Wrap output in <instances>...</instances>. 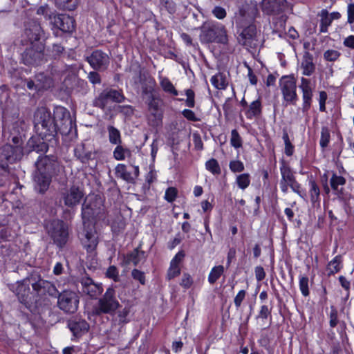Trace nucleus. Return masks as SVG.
<instances>
[{
    "label": "nucleus",
    "mask_w": 354,
    "mask_h": 354,
    "mask_svg": "<svg viewBox=\"0 0 354 354\" xmlns=\"http://www.w3.org/2000/svg\"><path fill=\"white\" fill-rule=\"evenodd\" d=\"M245 295H246L245 290H241L237 293V295L234 297V302L235 306L237 308H239L241 306L242 301L244 300V299L245 297Z\"/></svg>",
    "instance_id": "60"
},
{
    "label": "nucleus",
    "mask_w": 354,
    "mask_h": 354,
    "mask_svg": "<svg viewBox=\"0 0 354 354\" xmlns=\"http://www.w3.org/2000/svg\"><path fill=\"white\" fill-rule=\"evenodd\" d=\"M261 113V103L259 100L253 101L245 110V114L249 119L259 116Z\"/></svg>",
    "instance_id": "30"
},
{
    "label": "nucleus",
    "mask_w": 354,
    "mask_h": 354,
    "mask_svg": "<svg viewBox=\"0 0 354 354\" xmlns=\"http://www.w3.org/2000/svg\"><path fill=\"white\" fill-rule=\"evenodd\" d=\"M44 45L42 42L36 43L27 48L22 55V59L26 65L40 64L45 59Z\"/></svg>",
    "instance_id": "12"
},
{
    "label": "nucleus",
    "mask_w": 354,
    "mask_h": 354,
    "mask_svg": "<svg viewBox=\"0 0 354 354\" xmlns=\"http://www.w3.org/2000/svg\"><path fill=\"white\" fill-rule=\"evenodd\" d=\"M131 275L134 279L139 281L141 284L144 285L145 283V277L143 272L133 269L131 272Z\"/></svg>",
    "instance_id": "58"
},
{
    "label": "nucleus",
    "mask_w": 354,
    "mask_h": 354,
    "mask_svg": "<svg viewBox=\"0 0 354 354\" xmlns=\"http://www.w3.org/2000/svg\"><path fill=\"white\" fill-rule=\"evenodd\" d=\"M330 141V133L327 127H322L319 144L324 149L328 146Z\"/></svg>",
    "instance_id": "48"
},
{
    "label": "nucleus",
    "mask_w": 354,
    "mask_h": 354,
    "mask_svg": "<svg viewBox=\"0 0 354 354\" xmlns=\"http://www.w3.org/2000/svg\"><path fill=\"white\" fill-rule=\"evenodd\" d=\"M279 86L283 100L288 104H295L297 100L295 77L292 75L283 76L279 80Z\"/></svg>",
    "instance_id": "10"
},
{
    "label": "nucleus",
    "mask_w": 354,
    "mask_h": 354,
    "mask_svg": "<svg viewBox=\"0 0 354 354\" xmlns=\"http://www.w3.org/2000/svg\"><path fill=\"white\" fill-rule=\"evenodd\" d=\"M54 25L64 32H72L75 29V20L66 15H58L54 17Z\"/></svg>",
    "instance_id": "19"
},
{
    "label": "nucleus",
    "mask_w": 354,
    "mask_h": 354,
    "mask_svg": "<svg viewBox=\"0 0 354 354\" xmlns=\"http://www.w3.org/2000/svg\"><path fill=\"white\" fill-rule=\"evenodd\" d=\"M124 99V95L115 89L106 88L102 91L99 95L93 100V105L95 107L105 109L111 102H122Z\"/></svg>",
    "instance_id": "11"
},
{
    "label": "nucleus",
    "mask_w": 354,
    "mask_h": 354,
    "mask_svg": "<svg viewBox=\"0 0 354 354\" xmlns=\"http://www.w3.org/2000/svg\"><path fill=\"white\" fill-rule=\"evenodd\" d=\"M320 17V32H326L328 27L332 23L331 17H329V13L326 9H323L318 15Z\"/></svg>",
    "instance_id": "34"
},
{
    "label": "nucleus",
    "mask_w": 354,
    "mask_h": 354,
    "mask_svg": "<svg viewBox=\"0 0 354 354\" xmlns=\"http://www.w3.org/2000/svg\"><path fill=\"white\" fill-rule=\"evenodd\" d=\"M185 95L187 96V99L185 101L186 106L190 108H193L195 106V94L194 91L192 89H187L185 91Z\"/></svg>",
    "instance_id": "53"
},
{
    "label": "nucleus",
    "mask_w": 354,
    "mask_h": 354,
    "mask_svg": "<svg viewBox=\"0 0 354 354\" xmlns=\"http://www.w3.org/2000/svg\"><path fill=\"white\" fill-rule=\"evenodd\" d=\"M212 14L218 19H223L227 15L225 9L221 6L214 7L212 10Z\"/></svg>",
    "instance_id": "55"
},
{
    "label": "nucleus",
    "mask_w": 354,
    "mask_h": 354,
    "mask_svg": "<svg viewBox=\"0 0 354 354\" xmlns=\"http://www.w3.org/2000/svg\"><path fill=\"white\" fill-rule=\"evenodd\" d=\"M35 165L37 170L33 177L34 187L37 192L43 194L48 189L51 182L53 163L47 156H44L40 157Z\"/></svg>",
    "instance_id": "3"
},
{
    "label": "nucleus",
    "mask_w": 354,
    "mask_h": 354,
    "mask_svg": "<svg viewBox=\"0 0 354 354\" xmlns=\"http://www.w3.org/2000/svg\"><path fill=\"white\" fill-rule=\"evenodd\" d=\"M229 167L230 170L234 173L241 172L244 170L243 163L240 160H232L230 162Z\"/></svg>",
    "instance_id": "50"
},
{
    "label": "nucleus",
    "mask_w": 354,
    "mask_h": 354,
    "mask_svg": "<svg viewBox=\"0 0 354 354\" xmlns=\"http://www.w3.org/2000/svg\"><path fill=\"white\" fill-rule=\"evenodd\" d=\"M271 314V308H269L268 306L263 305L261 306L259 315L257 318H261L262 319H266L270 316Z\"/></svg>",
    "instance_id": "59"
},
{
    "label": "nucleus",
    "mask_w": 354,
    "mask_h": 354,
    "mask_svg": "<svg viewBox=\"0 0 354 354\" xmlns=\"http://www.w3.org/2000/svg\"><path fill=\"white\" fill-rule=\"evenodd\" d=\"M230 144L236 149L242 146L241 138L236 129H233L231 132Z\"/></svg>",
    "instance_id": "47"
},
{
    "label": "nucleus",
    "mask_w": 354,
    "mask_h": 354,
    "mask_svg": "<svg viewBox=\"0 0 354 354\" xmlns=\"http://www.w3.org/2000/svg\"><path fill=\"white\" fill-rule=\"evenodd\" d=\"M282 138L285 144V153L288 156H292L294 153V146L291 144L286 131L283 132Z\"/></svg>",
    "instance_id": "46"
},
{
    "label": "nucleus",
    "mask_w": 354,
    "mask_h": 354,
    "mask_svg": "<svg viewBox=\"0 0 354 354\" xmlns=\"http://www.w3.org/2000/svg\"><path fill=\"white\" fill-rule=\"evenodd\" d=\"M257 28L254 25H249L244 28L238 38L239 44L247 47L253 48L257 45Z\"/></svg>",
    "instance_id": "17"
},
{
    "label": "nucleus",
    "mask_w": 354,
    "mask_h": 354,
    "mask_svg": "<svg viewBox=\"0 0 354 354\" xmlns=\"http://www.w3.org/2000/svg\"><path fill=\"white\" fill-rule=\"evenodd\" d=\"M145 257V252L136 248L124 257V262L126 264L133 263L134 266H137Z\"/></svg>",
    "instance_id": "29"
},
{
    "label": "nucleus",
    "mask_w": 354,
    "mask_h": 354,
    "mask_svg": "<svg viewBox=\"0 0 354 354\" xmlns=\"http://www.w3.org/2000/svg\"><path fill=\"white\" fill-rule=\"evenodd\" d=\"M309 192L310 196V201L313 203H315L319 201L320 190L317 183L313 180L310 182Z\"/></svg>",
    "instance_id": "42"
},
{
    "label": "nucleus",
    "mask_w": 354,
    "mask_h": 354,
    "mask_svg": "<svg viewBox=\"0 0 354 354\" xmlns=\"http://www.w3.org/2000/svg\"><path fill=\"white\" fill-rule=\"evenodd\" d=\"M91 66L95 70H104L109 65V55L100 50H94L86 58Z\"/></svg>",
    "instance_id": "15"
},
{
    "label": "nucleus",
    "mask_w": 354,
    "mask_h": 354,
    "mask_svg": "<svg viewBox=\"0 0 354 354\" xmlns=\"http://www.w3.org/2000/svg\"><path fill=\"white\" fill-rule=\"evenodd\" d=\"M56 123H59L57 131L67 133L72 129V120L68 111L62 106L56 107L53 116Z\"/></svg>",
    "instance_id": "13"
},
{
    "label": "nucleus",
    "mask_w": 354,
    "mask_h": 354,
    "mask_svg": "<svg viewBox=\"0 0 354 354\" xmlns=\"http://www.w3.org/2000/svg\"><path fill=\"white\" fill-rule=\"evenodd\" d=\"M47 80H49V88H50L53 86V80L50 77L46 76L43 73H39L35 77L36 82H39L41 84H46L45 83Z\"/></svg>",
    "instance_id": "61"
},
{
    "label": "nucleus",
    "mask_w": 354,
    "mask_h": 354,
    "mask_svg": "<svg viewBox=\"0 0 354 354\" xmlns=\"http://www.w3.org/2000/svg\"><path fill=\"white\" fill-rule=\"evenodd\" d=\"M34 291L38 295L42 296L46 294L49 295H55L57 290L55 286L50 281L39 279L37 281L32 283Z\"/></svg>",
    "instance_id": "20"
},
{
    "label": "nucleus",
    "mask_w": 354,
    "mask_h": 354,
    "mask_svg": "<svg viewBox=\"0 0 354 354\" xmlns=\"http://www.w3.org/2000/svg\"><path fill=\"white\" fill-rule=\"evenodd\" d=\"M68 328L75 337H80L86 333L89 329L88 324L83 319H72L68 322Z\"/></svg>",
    "instance_id": "22"
},
{
    "label": "nucleus",
    "mask_w": 354,
    "mask_h": 354,
    "mask_svg": "<svg viewBox=\"0 0 354 354\" xmlns=\"http://www.w3.org/2000/svg\"><path fill=\"white\" fill-rule=\"evenodd\" d=\"M348 22L354 23V3H350L347 8Z\"/></svg>",
    "instance_id": "64"
},
{
    "label": "nucleus",
    "mask_w": 354,
    "mask_h": 354,
    "mask_svg": "<svg viewBox=\"0 0 354 354\" xmlns=\"http://www.w3.org/2000/svg\"><path fill=\"white\" fill-rule=\"evenodd\" d=\"M44 31L39 23L37 21L29 22L24 30V37L26 43L34 45L36 43L41 42V39Z\"/></svg>",
    "instance_id": "14"
},
{
    "label": "nucleus",
    "mask_w": 354,
    "mask_h": 354,
    "mask_svg": "<svg viewBox=\"0 0 354 354\" xmlns=\"http://www.w3.org/2000/svg\"><path fill=\"white\" fill-rule=\"evenodd\" d=\"M79 302L78 295L71 290L62 292L57 299L59 308L66 313H75L78 308Z\"/></svg>",
    "instance_id": "8"
},
{
    "label": "nucleus",
    "mask_w": 354,
    "mask_h": 354,
    "mask_svg": "<svg viewBox=\"0 0 354 354\" xmlns=\"http://www.w3.org/2000/svg\"><path fill=\"white\" fill-rule=\"evenodd\" d=\"M342 259L340 255L336 256L327 266L326 270L328 275L334 274L340 271L342 268Z\"/></svg>",
    "instance_id": "33"
},
{
    "label": "nucleus",
    "mask_w": 354,
    "mask_h": 354,
    "mask_svg": "<svg viewBox=\"0 0 354 354\" xmlns=\"http://www.w3.org/2000/svg\"><path fill=\"white\" fill-rule=\"evenodd\" d=\"M160 84L164 91L174 96H177L178 95L177 90L174 88L173 84L167 77H161Z\"/></svg>",
    "instance_id": "38"
},
{
    "label": "nucleus",
    "mask_w": 354,
    "mask_h": 354,
    "mask_svg": "<svg viewBox=\"0 0 354 354\" xmlns=\"http://www.w3.org/2000/svg\"><path fill=\"white\" fill-rule=\"evenodd\" d=\"M255 277L258 281H262L266 277L264 269L261 266H257L254 270Z\"/></svg>",
    "instance_id": "63"
},
{
    "label": "nucleus",
    "mask_w": 354,
    "mask_h": 354,
    "mask_svg": "<svg viewBox=\"0 0 354 354\" xmlns=\"http://www.w3.org/2000/svg\"><path fill=\"white\" fill-rule=\"evenodd\" d=\"M224 272V267L221 265L214 266L212 268L209 275L208 281L210 284H214Z\"/></svg>",
    "instance_id": "36"
},
{
    "label": "nucleus",
    "mask_w": 354,
    "mask_h": 354,
    "mask_svg": "<svg viewBox=\"0 0 354 354\" xmlns=\"http://www.w3.org/2000/svg\"><path fill=\"white\" fill-rule=\"evenodd\" d=\"M193 284V279L190 274L185 273L180 282V286L185 288H189Z\"/></svg>",
    "instance_id": "56"
},
{
    "label": "nucleus",
    "mask_w": 354,
    "mask_h": 354,
    "mask_svg": "<svg viewBox=\"0 0 354 354\" xmlns=\"http://www.w3.org/2000/svg\"><path fill=\"white\" fill-rule=\"evenodd\" d=\"M130 313V307L125 306L122 310L118 311V316L119 317V320L122 323H127L129 322L128 316Z\"/></svg>",
    "instance_id": "54"
},
{
    "label": "nucleus",
    "mask_w": 354,
    "mask_h": 354,
    "mask_svg": "<svg viewBox=\"0 0 354 354\" xmlns=\"http://www.w3.org/2000/svg\"><path fill=\"white\" fill-rule=\"evenodd\" d=\"M84 230L82 242L88 252H93L98 243L95 224L104 221L106 213L102 198L97 195L86 198L82 207Z\"/></svg>",
    "instance_id": "1"
},
{
    "label": "nucleus",
    "mask_w": 354,
    "mask_h": 354,
    "mask_svg": "<svg viewBox=\"0 0 354 354\" xmlns=\"http://www.w3.org/2000/svg\"><path fill=\"white\" fill-rule=\"evenodd\" d=\"M46 229L55 245L59 248L66 245L68 239V230L64 221L59 219L50 221L46 223Z\"/></svg>",
    "instance_id": "6"
},
{
    "label": "nucleus",
    "mask_w": 354,
    "mask_h": 354,
    "mask_svg": "<svg viewBox=\"0 0 354 354\" xmlns=\"http://www.w3.org/2000/svg\"><path fill=\"white\" fill-rule=\"evenodd\" d=\"M299 289L304 297L309 295L308 278L306 276L299 277Z\"/></svg>",
    "instance_id": "45"
},
{
    "label": "nucleus",
    "mask_w": 354,
    "mask_h": 354,
    "mask_svg": "<svg viewBox=\"0 0 354 354\" xmlns=\"http://www.w3.org/2000/svg\"><path fill=\"white\" fill-rule=\"evenodd\" d=\"M201 41L205 43L217 42L226 44L228 41L225 27L220 23H207L201 28Z\"/></svg>",
    "instance_id": "4"
},
{
    "label": "nucleus",
    "mask_w": 354,
    "mask_h": 354,
    "mask_svg": "<svg viewBox=\"0 0 354 354\" xmlns=\"http://www.w3.org/2000/svg\"><path fill=\"white\" fill-rule=\"evenodd\" d=\"M299 88L302 91V111L303 112H306L310 108L313 95L310 80L304 77H301Z\"/></svg>",
    "instance_id": "18"
},
{
    "label": "nucleus",
    "mask_w": 354,
    "mask_h": 354,
    "mask_svg": "<svg viewBox=\"0 0 354 354\" xmlns=\"http://www.w3.org/2000/svg\"><path fill=\"white\" fill-rule=\"evenodd\" d=\"M236 183L240 189H245L250 184V174L245 173L238 175L236 178Z\"/></svg>",
    "instance_id": "39"
},
{
    "label": "nucleus",
    "mask_w": 354,
    "mask_h": 354,
    "mask_svg": "<svg viewBox=\"0 0 354 354\" xmlns=\"http://www.w3.org/2000/svg\"><path fill=\"white\" fill-rule=\"evenodd\" d=\"M340 56V53L336 50H327L324 53V57L326 60L329 62L336 61Z\"/></svg>",
    "instance_id": "49"
},
{
    "label": "nucleus",
    "mask_w": 354,
    "mask_h": 354,
    "mask_svg": "<svg viewBox=\"0 0 354 354\" xmlns=\"http://www.w3.org/2000/svg\"><path fill=\"white\" fill-rule=\"evenodd\" d=\"M75 156L82 162L86 163L93 158L92 150L85 144L77 145L75 149Z\"/></svg>",
    "instance_id": "26"
},
{
    "label": "nucleus",
    "mask_w": 354,
    "mask_h": 354,
    "mask_svg": "<svg viewBox=\"0 0 354 354\" xmlns=\"http://www.w3.org/2000/svg\"><path fill=\"white\" fill-rule=\"evenodd\" d=\"M107 129L109 142L113 145L120 144L122 140L119 130L113 126H109Z\"/></svg>",
    "instance_id": "37"
},
{
    "label": "nucleus",
    "mask_w": 354,
    "mask_h": 354,
    "mask_svg": "<svg viewBox=\"0 0 354 354\" xmlns=\"http://www.w3.org/2000/svg\"><path fill=\"white\" fill-rule=\"evenodd\" d=\"M60 195V202L67 207L73 209L80 204L85 193L82 186L72 185L63 189Z\"/></svg>",
    "instance_id": "7"
},
{
    "label": "nucleus",
    "mask_w": 354,
    "mask_h": 354,
    "mask_svg": "<svg viewBox=\"0 0 354 354\" xmlns=\"http://www.w3.org/2000/svg\"><path fill=\"white\" fill-rule=\"evenodd\" d=\"M115 174L128 183H133L135 180V177H133V175L127 171L126 166L123 164H118L116 166Z\"/></svg>",
    "instance_id": "32"
},
{
    "label": "nucleus",
    "mask_w": 354,
    "mask_h": 354,
    "mask_svg": "<svg viewBox=\"0 0 354 354\" xmlns=\"http://www.w3.org/2000/svg\"><path fill=\"white\" fill-rule=\"evenodd\" d=\"M106 276L112 279L114 281H118L119 273L117 268L114 266H109L106 272Z\"/></svg>",
    "instance_id": "52"
},
{
    "label": "nucleus",
    "mask_w": 354,
    "mask_h": 354,
    "mask_svg": "<svg viewBox=\"0 0 354 354\" xmlns=\"http://www.w3.org/2000/svg\"><path fill=\"white\" fill-rule=\"evenodd\" d=\"M205 168L214 175L221 174V168L218 161L212 158L205 162Z\"/></svg>",
    "instance_id": "41"
},
{
    "label": "nucleus",
    "mask_w": 354,
    "mask_h": 354,
    "mask_svg": "<svg viewBox=\"0 0 354 354\" xmlns=\"http://www.w3.org/2000/svg\"><path fill=\"white\" fill-rule=\"evenodd\" d=\"M252 20V17L249 14L246 13V11L244 8H241L239 10V15L236 16V23L240 26H243L245 25V22H251Z\"/></svg>",
    "instance_id": "40"
},
{
    "label": "nucleus",
    "mask_w": 354,
    "mask_h": 354,
    "mask_svg": "<svg viewBox=\"0 0 354 354\" xmlns=\"http://www.w3.org/2000/svg\"><path fill=\"white\" fill-rule=\"evenodd\" d=\"M183 115L188 120L196 122L198 121V118L196 116L194 112L190 109H185L183 111Z\"/></svg>",
    "instance_id": "62"
},
{
    "label": "nucleus",
    "mask_w": 354,
    "mask_h": 354,
    "mask_svg": "<svg viewBox=\"0 0 354 354\" xmlns=\"http://www.w3.org/2000/svg\"><path fill=\"white\" fill-rule=\"evenodd\" d=\"M346 184V179L338 176L336 173L333 172L330 179V185L335 194L339 195L343 192V187Z\"/></svg>",
    "instance_id": "28"
},
{
    "label": "nucleus",
    "mask_w": 354,
    "mask_h": 354,
    "mask_svg": "<svg viewBox=\"0 0 354 354\" xmlns=\"http://www.w3.org/2000/svg\"><path fill=\"white\" fill-rule=\"evenodd\" d=\"M281 179L280 180V188L286 194L290 187L294 192L299 193L300 185L297 182L290 167L284 162H282L280 167Z\"/></svg>",
    "instance_id": "9"
},
{
    "label": "nucleus",
    "mask_w": 354,
    "mask_h": 354,
    "mask_svg": "<svg viewBox=\"0 0 354 354\" xmlns=\"http://www.w3.org/2000/svg\"><path fill=\"white\" fill-rule=\"evenodd\" d=\"M210 82L217 89H225L228 84L225 76L221 73L212 76Z\"/></svg>",
    "instance_id": "35"
},
{
    "label": "nucleus",
    "mask_w": 354,
    "mask_h": 354,
    "mask_svg": "<svg viewBox=\"0 0 354 354\" xmlns=\"http://www.w3.org/2000/svg\"><path fill=\"white\" fill-rule=\"evenodd\" d=\"M80 0H55L56 7L62 10L72 11L75 10Z\"/></svg>",
    "instance_id": "31"
},
{
    "label": "nucleus",
    "mask_w": 354,
    "mask_h": 354,
    "mask_svg": "<svg viewBox=\"0 0 354 354\" xmlns=\"http://www.w3.org/2000/svg\"><path fill=\"white\" fill-rule=\"evenodd\" d=\"M46 84H41L39 82H36L35 80H28L27 82V87L30 90L42 91L49 88V80H47Z\"/></svg>",
    "instance_id": "43"
},
{
    "label": "nucleus",
    "mask_w": 354,
    "mask_h": 354,
    "mask_svg": "<svg viewBox=\"0 0 354 354\" xmlns=\"http://www.w3.org/2000/svg\"><path fill=\"white\" fill-rule=\"evenodd\" d=\"M301 68L302 70V74L306 76L311 75L315 70V66L313 63V59L312 55L308 53H306L303 57Z\"/></svg>",
    "instance_id": "27"
},
{
    "label": "nucleus",
    "mask_w": 354,
    "mask_h": 354,
    "mask_svg": "<svg viewBox=\"0 0 354 354\" xmlns=\"http://www.w3.org/2000/svg\"><path fill=\"white\" fill-rule=\"evenodd\" d=\"M35 129L42 138L55 136L58 131L59 123H56L50 111L45 107L39 108L34 115Z\"/></svg>",
    "instance_id": "2"
},
{
    "label": "nucleus",
    "mask_w": 354,
    "mask_h": 354,
    "mask_svg": "<svg viewBox=\"0 0 354 354\" xmlns=\"http://www.w3.org/2000/svg\"><path fill=\"white\" fill-rule=\"evenodd\" d=\"M81 284L82 286V292L92 298L97 297L102 292V286L94 283L92 279L89 277H82Z\"/></svg>",
    "instance_id": "21"
},
{
    "label": "nucleus",
    "mask_w": 354,
    "mask_h": 354,
    "mask_svg": "<svg viewBox=\"0 0 354 354\" xmlns=\"http://www.w3.org/2000/svg\"><path fill=\"white\" fill-rule=\"evenodd\" d=\"M129 151L127 149L124 148L120 144L118 145L113 151V157L117 160H123L125 159L126 154Z\"/></svg>",
    "instance_id": "44"
},
{
    "label": "nucleus",
    "mask_w": 354,
    "mask_h": 354,
    "mask_svg": "<svg viewBox=\"0 0 354 354\" xmlns=\"http://www.w3.org/2000/svg\"><path fill=\"white\" fill-rule=\"evenodd\" d=\"M286 0H263L262 8L268 14L279 13L286 7Z\"/></svg>",
    "instance_id": "23"
},
{
    "label": "nucleus",
    "mask_w": 354,
    "mask_h": 354,
    "mask_svg": "<svg viewBox=\"0 0 354 354\" xmlns=\"http://www.w3.org/2000/svg\"><path fill=\"white\" fill-rule=\"evenodd\" d=\"M23 149L20 146L12 147L6 145L0 148V160L14 162L20 160L23 156Z\"/></svg>",
    "instance_id": "16"
},
{
    "label": "nucleus",
    "mask_w": 354,
    "mask_h": 354,
    "mask_svg": "<svg viewBox=\"0 0 354 354\" xmlns=\"http://www.w3.org/2000/svg\"><path fill=\"white\" fill-rule=\"evenodd\" d=\"M120 306V303L115 297V290L110 287L107 288L104 295L94 306L93 313L96 315L102 314L113 315Z\"/></svg>",
    "instance_id": "5"
},
{
    "label": "nucleus",
    "mask_w": 354,
    "mask_h": 354,
    "mask_svg": "<svg viewBox=\"0 0 354 354\" xmlns=\"http://www.w3.org/2000/svg\"><path fill=\"white\" fill-rule=\"evenodd\" d=\"M337 310L333 306H331L330 312V326L334 328L337 325Z\"/></svg>",
    "instance_id": "57"
},
{
    "label": "nucleus",
    "mask_w": 354,
    "mask_h": 354,
    "mask_svg": "<svg viewBox=\"0 0 354 354\" xmlns=\"http://www.w3.org/2000/svg\"><path fill=\"white\" fill-rule=\"evenodd\" d=\"M185 254L183 252H178L171 261L170 266L167 272L169 279H173L180 274V269L179 264L183 260Z\"/></svg>",
    "instance_id": "24"
},
{
    "label": "nucleus",
    "mask_w": 354,
    "mask_h": 354,
    "mask_svg": "<svg viewBox=\"0 0 354 354\" xmlns=\"http://www.w3.org/2000/svg\"><path fill=\"white\" fill-rule=\"evenodd\" d=\"M15 293L21 303L25 305L29 304V283L26 281L18 283L15 290Z\"/></svg>",
    "instance_id": "25"
},
{
    "label": "nucleus",
    "mask_w": 354,
    "mask_h": 354,
    "mask_svg": "<svg viewBox=\"0 0 354 354\" xmlns=\"http://www.w3.org/2000/svg\"><path fill=\"white\" fill-rule=\"evenodd\" d=\"M178 191L175 187H171L167 189L165 194V199L171 203L174 201H175L176 196H177Z\"/></svg>",
    "instance_id": "51"
}]
</instances>
